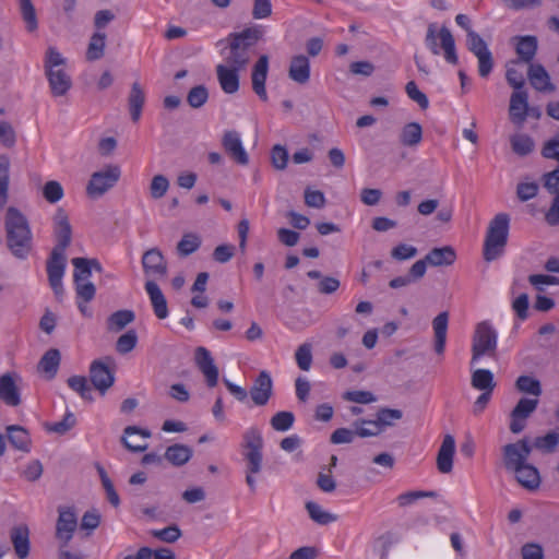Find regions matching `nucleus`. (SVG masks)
Returning a JSON list of instances; mask_svg holds the SVG:
<instances>
[{
    "instance_id": "33",
    "label": "nucleus",
    "mask_w": 559,
    "mask_h": 559,
    "mask_svg": "<svg viewBox=\"0 0 559 559\" xmlns=\"http://www.w3.org/2000/svg\"><path fill=\"white\" fill-rule=\"evenodd\" d=\"M8 440L13 448L23 452L31 451V438L25 428L19 425L7 427Z\"/></svg>"
},
{
    "instance_id": "35",
    "label": "nucleus",
    "mask_w": 559,
    "mask_h": 559,
    "mask_svg": "<svg viewBox=\"0 0 559 559\" xmlns=\"http://www.w3.org/2000/svg\"><path fill=\"white\" fill-rule=\"evenodd\" d=\"M537 51V38L535 36H523L519 38L516 45V53L520 58V61H513V64H519L520 62L530 63L534 59Z\"/></svg>"
},
{
    "instance_id": "42",
    "label": "nucleus",
    "mask_w": 559,
    "mask_h": 559,
    "mask_svg": "<svg viewBox=\"0 0 559 559\" xmlns=\"http://www.w3.org/2000/svg\"><path fill=\"white\" fill-rule=\"evenodd\" d=\"M134 319L135 314L132 310H118L108 318V330L119 332L133 322Z\"/></svg>"
},
{
    "instance_id": "26",
    "label": "nucleus",
    "mask_w": 559,
    "mask_h": 559,
    "mask_svg": "<svg viewBox=\"0 0 559 559\" xmlns=\"http://www.w3.org/2000/svg\"><path fill=\"white\" fill-rule=\"evenodd\" d=\"M16 374L4 373L0 377V400L7 405L17 406L21 403L20 392L15 384Z\"/></svg>"
},
{
    "instance_id": "60",
    "label": "nucleus",
    "mask_w": 559,
    "mask_h": 559,
    "mask_svg": "<svg viewBox=\"0 0 559 559\" xmlns=\"http://www.w3.org/2000/svg\"><path fill=\"white\" fill-rule=\"evenodd\" d=\"M343 399L357 404H370L377 401L372 392L362 390L346 391L343 394Z\"/></svg>"
},
{
    "instance_id": "62",
    "label": "nucleus",
    "mask_w": 559,
    "mask_h": 559,
    "mask_svg": "<svg viewBox=\"0 0 559 559\" xmlns=\"http://www.w3.org/2000/svg\"><path fill=\"white\" fill-rule=\"evenodd\" d=\"M271 160L274 168L284 170L288 163L287 150L280 144L274 145L271 151Z\"/></svg>"
},
{
    "instance_id": "61",
    "label": "nucleus",
    "mask_w": 559,
    "mask_h": 559,
    "mask_svg": "<svg viewBox=\"0 0 559 559\" xmlns=\"http://www.w3.org/2000/svg\"><path fill=\"white\" fill-rule=\"evenodd\" d=\"M355 437H358L356 428H337L332 432L330 441L333 444L352 443Z\"/></svg>"
},
{
    "instance_id": "57",
    "label": "nucleus",
    "mask_w": 559,
    "mask_h": 559,
    "mask_svg": "<svg viewBox=\"0 0 559 559\" xmlns=\"http://www.w3.org/2000/svg\"><path fill=\"white\" fill-rule=\"evenodd\" d=\"M295 358L298 367L304 371H308L312 364L311 345L308 343L301 344L295 353Z\"/></svg>"
},
{
    "instance_id": "54",
    "label": "nucleus",
    "mask_w": 559,
    "mask_h": 559,
    "mask_svg": "<svg viewBox=\"0 0 559 559\" xmlns=\"http://www.w3.org/2000/svg\"><path fill=\"white\" fill-rule=\"evenodd\" d=\"M437 496L438 493L436 491L414 490L399 495L396 501L401 508H404L415 503L418 499L436 498Z\"/></svg>"
},
{
    "instance_id": "41",
    "label": "nucleus",
    "mask_w": 559,
    "mask_h": 559,
    "mask_svg": "<svg viewBox=\"0 0 559 559\" xmlns=\"http://www.w3.org/2000/svg\"><path fill=\"white\" fill-rule=\"evenodd\" d=\"M531 445L543 453H554L559 445V432L552 430L545 436L536 437Z\"/></svg>"
},
{
    "instance_id": "50",
    "label": "nucleus",
    "mask_w": 559,
    "mask_h": 559,
    "mask_svg": "<svg viewBox=\"0 0 559 559\" xmlns=\"http://www.w3.org/2000/svg\"><path fill=\"white\" fill-rule=\"evenodd\" d=\"M71 262L74 266V273H73L74 283L88 282V278L92 275V267L90 265V259L73 258Z\"/></svg>"
},
{
    "instance_id": "13",
    "label": "nucleus",
    "mask_w": 559,
    "mask_h": 559,
    "mask_svg": "<svg viewBox=\"0 0 559 559\" xmlns=\"http://www.w3.org/2000/svg\"><path fill=\"white\" fill-rule=\"evenodd\" d=\"M249 393L255 405L263 406L267 404L273 394V381L267 371L263 370L258 374Z\"/></svg>"
},
{
    "instance_id": "12",
    "label": "nucleus",
    "mask_w": 559,
    "mask_h": 559,
    "mask_svg": "<svg viewBox=\"0 0 559 559\" xmlns=\"http://www.w3.org/2000/svg\"><path fill=\"white\" fill-rule=\"evenodd\" d=\"M90 380L100 394H105L114 385L115 374L103 360L98 359L90 366Z\"/></svg>"
},
{
    "instance_id": "9",
    "label": "nucleus",
    "mask_w": 559,
    "mask_h": 559,
    "mask_svg": "<svg viewBox=\"0 0 559 559\" xmlns=\"http://www.w3.org/2000/svg\"><path fill=\"white\" fill-rule=\"evenodd\" d=\"M532 453V445L527 438H523L514 443H508L502 448V459L504 468L509 472L519 469L527 463Z\"/></svg>"
},
{
    "instance_id": "43",
    "label": "nucleus",
    "mask_w": 559,
    "mask_h": 559,
    "mask_svg": "<svg viewBox=\"0 0 559 559\" xmlns=\"http://www.w3.org/2000/svg\"><path fill=\"white\" fill-rule=\"evenodd\" d=\"M352 427L357 429L358 437L360 438H369L377 437L382 433L381 427L379 425L378 419H356Z\"/></svg>"
},
{
    "instance_id": "64",
    "label": "nucleus",
    "mask_w": 559,
    "mask_h": 559,
    "mask_svg": "<svg viewBox=\"0 0 559 559\" xmlns=\"http://www.w3.org/2000/svg\"><path fill=\"white\" fill-rule=\"evenodd\" d=\"M417 248L411 245L400 243L391 250V257L397 261H405L417 255Z\"/></svg>"
},
{
    "instance_id": "11",
    "label": "nucleus",
    "mask_w": 559,
    "mask_h": 559,
    "mask_svg": "<svg viewBox=\"0 0 559 559\" xmlns=\"http://www.w3.org/2000/svg\"><path fill=\"white\" fill-rule=\"evenodd\" d=\"M222 146L228 157L236 164L247 166L249 155L242 145L239 132L236 130L225 131L222 138Z\"/></svg>"
},
{
    "instance_id": "5",
    "label": "nucleus",
    "mask_w": 559,
    "mask_h": 559,
    "mask_svg": "<svg viewBox=\"0 0 559 559\" xmlns=\"http://www.w3.org/2000/svg\"><path fill=\"white\" fill-rule=\"evenodd\" d=\"M425 44L432 55L439 56L443 51L444 60L448 63L453 66L459 63L455 40L447 26H441L438 29L436 23H430L427 27Z\"/></svg>"
},
{
    "instance_id": "52",
    "label": "nucleus",
    "mask_w": 559,
    "mask_h": 559,
    "mask_svg": "<svg viewBox=\"0 0 559 559\" xmlns=\"http://www.w3.org/2000/svg\"><path fill=\"white\" fill-rule=\"evenodd\" d=\"M295 421V415L288 411L277 412L270 420L272 428L276 431L289 430Z\"/></svg>"
},
{
    "instance_id": "39",
    "label": "nucleus",
    "mask_w": 559,
    "mask_h": 559,
    "mask_svg": "<svg viewBox=\"0 0 559 559\" xmlns=\"http://www.w3.org/2000/svg\"><path fill=\"white\" fill-rule=\"evenodd\" d=\"M60 359V352L56 348H50L40 358L38 368L47 373L49 379H51L58 371Z\"/></svg>"
},
{
    "instance_id": "23",
    "label": "nucleus",
    "mask_w": 559,
    "mask_h": 559,
    "mask_svg": "<svg viewBox=\"0 0 559 559\" xmlns=\"http://www.w3.org/2000/svg\"><path fill=\"white\" fill-rule=\"evenodd\" d=\"M11 543L20 559H25L29 554V530L27 525L21 524L12 527L10 532Z\"/></svg>"
},
{
    "instance_id": "2",
    "label": "nucleus",
    "mask_w": 559,
    "mask_h": 559,
    "mask_svg": "<svg viewBox=\"0 0 559 559\" xmlns=\"http://www.w3.org/2000/svg\"><path fill=\"white\" fill-rule=\"evenodd\" d=\"M263 36L261 26L247 27L242 32L229 34L228 47L223 50L225 66L243 70L251 59L250 49Z\"/></svg>"
},
{
    "instance_id": "51",
    "label": "nucleus",
    "mask_w": 559,
    "mask_h": 559,
    "mask_svg": "<svg viewBox=\"0 0 559 559\" xmlns=\"http://www.w3.org/2000/svg\"><path fill=\"white\" fill-rule=\"evenodd\" d=\"M68 385L80 394L83 400L93 401L92 388L83 376H72L68 379Z\"/></svg>"
},
{
    "instance_id": "63",
    "label": "nucleus",
    "mask_w": 559,
    "mask_h": 559,
    "mask_svg": "<svg viewBox=\"0 0 559 559\" xmlns=\"http://www.w3.org/2000/svg\"><path fill=\"white\" fill-rule=\"evenodd\" d=\"M152 535L165 543H175L181 536V531L177 525H169L163 530L152 531Z\"/></svg>"
},
{
    "instance_id": "29",
    "label": "nucleus",
    "mask_w": 559,
    "mask_h": 559,
    "mask_svg": "<svg viewBox=\"0 0 559 559\" xmlns=\"http://www.w3.org/2000/svg\"><path fill=\"white\" fill-rule=\"evenodd\" d=\"M144 103V90L139 82H134L131 85V90L128 96V107L133 122H138L140 120Z\"/></svg>"
},
{
    "instance_id": "31",
    "label": "nucleus",
    "mask_w": 559,
    "mask_h": 559,
    "mask_svg": "<svg viewBox=\"0 0 559 559\" xmlns=\"http://www.w3.org/2000/svg\"><path fill=\"white\" fill-rule=\"evenodd\" d=\"M449 323V313L447 311L440 312L432 320V328L435 332V350L441 355L445 348L447 332Z\"/></svg>"
},
{
    "instance_id": "58",
    "label": "nucleus",
    "mask_w": 559,
    "mask_h": 559,
    "mask_svg": "<svg viewBox=\"0 0 559 559\" xmlns=\"http://www.w3.org/2000/svg\"><path fill=\"white\" fill-rule=\"evenodd\" d=\"M43 194L49 203H57L63 198V188L60 182L50 180L45 183Z\"/></svg>"
},
{
    "instance_id": "28",
    "label": "nucleus",
    "mask_w": 559,
    "mask_h": 559,
    "mask_svg": "<svg viewBox=\"0 0 559 559\" xmlns=\"http://www.w3.org/2000/svg\"><path fill=\"white\" fill-rule=\"evenodd\" d=\"M239 71L224 64L216 67L219 85L226 94H235L239 90Z\"/></svg>"
},
{
    "instance_id": "16",
    "label": "nucleus",
    "mask_w": 559,
    "mask_h": 559,
    "mask_svg": "<svg viewBox=\"0 0 559 559\" xmlns=\"http://www.w3.org/2000/svg\"><path fill=\"white\" fill-rule=\"evenodd\" d=\"M194 358L198 368L205 377L207 386L214 388L218 382V368L215 366L211 353L200 346L195 349Z\"/></svg>"
},
{
    "instance_id": "15",
    "label": "nucleus",
    "mask_w": 559,
    "mask_h": 559,
    "mask_svg": "<svg viewBox=\"0 0 559 559\" xmlns=\"http://www.w3.org/2000/svg\"><path fill=\"white\" fill-rule=\"evenodd\" d=\"M267 72L269 57L266 55H262L254 63L251 72L252 90L262 102L267 100V93L265 88Z\"/></svg>"
},
{
    "instance_id": "56",
    "label": "nucleus",
    "mask_w": 559,
    "mask_h": 559,
    "mask_svg": "<svg viewBox=\"0 0 559 559\" xmlns=\"http://www.w3.org/2000/svg\"><path fill=\"white\" fill-rule=\"evenodd\" d=\"M209 98L207 88L204 85H197L192 87L188 95L187 102L192 108L202 107Z\"/></svg>"
},
{
    "instance_id": "14",
    "label": "nucleus",
    "mask_w": 559,
    "mask_h": 559,
    "mask_svg": "<svg viewBox=\"0 0 559 559\" xmlns=\"http://www.w3.org/2000/svg\"><path fill=\"white\" fill-rule=\"evenodd\" d=\"M142 266L146 275L156 277L167 275V262L158 248H151L143 253Z\"/></svg>"
},
{
    "instance_id": "18",
    "label": "nucleus",
    "mask_w": 559,
    "mask_h": 559,
    "mask_svg": "<svg viewBox=\"0 0 559 559\" xmlns=\"http://www.w3.org/2000/svg\"><path fill=\"white\" fill-rule=\"evenodd\" d=\"M528 95L525 91H514L510 97V120L522 126L528 117Z\"/></svg>"
},
{
    "instance_id": "34",
    "label": "nucleus",
    "mask_w": 559,
    "mask_h": 559,
    "mask_svg": "<svg viewBox=\"0 0 559 559\" xmlns=\"http://www.w3.org/2000/svg\"><path fill=\"white\" fill-rule=\"evenodd\" d=\"M192 454L189 445L176 443L166 449L164 457L174 466H182L190 461Z\"/></svg>"
},
{
    "instance_id": "55",
    "label": "nucleus",
    "mask_w": 559,
    "mask_h": 559,
    "mask_svg": "<svg viewBox=\"0 0 559 559\" xmlns=\"http://www.w3.org/2000/svg\"><path fill=\"white\" fill-rule=\"evenodd\" d=\"M136 343L138 335L135 330H129L118 337L116 343V350L122 355L128 354L136 346Z\"/></svg>"
},
{
    "instance_id": "36",
    "label": "nucleus",
    "mask_w": 559,
    "mask_h": 559,
    "mask_svg": "<svg viewBox=\"0 0 559 559\" xmlns=\"http://www.w3.org/2000/svg\"><path fill=\"white\" fill-rule=\"evenodd\" d=\"M471 384L476 390L492 393L496 388L493 373L488 369H477L472 373Z\"/></svg>"
},
{
    "instance_id": "24",
    "label": "nucleus",
    "mask_w": 559,
    "mask_h": 559,
    "mask_svg": "<svg viewBox=\"0 0 559 559\" xmlns=\"http://www.w3.org/2000/svg\"><path fill=\"white\" fill-rule=\"evenodd\" d=\"M145 290L150 297L155 316L163 320L168 317L167 300L159 286L154 281L145 283Z\"/></svg>"
},
{
    "instance_id": "3",
    "label": "nucleus",
    "mask_w": 559,
    "mask_h": 559,
    "mask_svg": "<svg viewBox=\"0 0 559 559\" xmlns=\"http://www.w3.org/2000/svg\"><path fill=\"white\" fill-rule=\"evenodd\" d=\"M455 22L466 32V46L478 60V74L486 79L492 72L495 61L491 51L481 36L471 26V20L466 14H457Z\"/></svg>"
},
{
    "instance_id": "32",
    "label": "nucleus",
    "mask_w": 559,
    "mask_h": 559,
    "mask_svg": "<svg viewBox=\"0 0 559 559\" xmlns=\"http://www.w3.org/2000/svg\"><path fill=\"white\" fill-rule=\"evenodd\" d=\"M46 269L49 283L55 282L59 284V281H62L66 269L64 252L60 250H52L49 259L47 260Z\"/></svg>"
},
{
    "instance_id": "8",
    "label": "nucleus",
    "mask_w": 559,
    "mask_h": 559,
    "mask_svg": "<svg viewBox=\"0 0 559 559\" xmlns=\"http://www.w3.org/2000/svg\"><path fill=\"white\" fill-rule=\"evenodd\" d=\"M242 438V455L246 463L250 464L251 472H261L263 460L262 449L264 444L261 431L257 427H251L243 433Z\"/></svg>"
},
{
    "instance_id": "38",
    "label": "nucleus",
    "mask_w": 559,
    "mask_h": 559,
    "mask_svg": "<svg viewBox=\"0 0 559 559\" xmlns=\"http://www.w3.org/2000/svg\"><path fill=\"white\" fill-rule=\"evenodd\" d=\"M514 385L519 392L532 395L533 399H538L543 393L540 381L532 376H520Z\"/></svg>"
},
{
    "instance_id": "30",
    "label": "nucleus",
    "mask_w": 559,
    "mask_h": 559,
    "mask_svg": "<svg viewBox=\"0 0 559 559\" xmlns=\"http://www.w3.org/2000/svg\"><path fill=\"white\" fill-rule=\"evenodd\" d=\"M425 258L431 266H449L455 262L456 253L451 246H444L431 249Z\"/></svg>"
},
{
    "instance_id": "22",
    "label": "nucleus",
    "mask_w": 559,
    "mask_h": 559,
    "mask_svg": "<svg viewBox=\"0 0 559 559\" xmlns=\"http://www.w3.org/2000/svg\"><path fill=\"white\" fill-rule=\"evenodd\" d=\"M310 61L305 55H297L290 59L288 78L292 81L305 85L310 80Z\"/></svg>"
},
{
    "instance_id": "45",
    "label": "nucleus",
    "mask_w": 559,
    "mask_h": 559,
    "mask_svg": "<svg viewBox=\"0 0 559 559\" xmlns=\"http://www.w3.org/2000/svg\"><path fill=\"white\" fill-rule=\"evenodd\" d=\"M306 509L310 519L320 525H326L336 521L337 519L336 515L324 511L318 503L313 501H308L306 503Z\"/></svg>"
},
{
    "instance_id": "21",
    "label": "nucleus",
    "mask_w": 559,
    "mask_h": 559,
    "mask_svg": "<svg viewBox=\"0 0 559 559\" xmlns=\"http://www.w3.org/2000/svg\"><path fill=\"white\" fill-rule=\"evenodd\" d=\"M455 453V440L453 436H444L437 455V467L440 473L449 474L453 468V456Z\"/></svg>"
},
{
    "instance_id": "6",
    "label": "nucleus",
    "mask_w": 559,
    "mask_h": 559,
    "mask_svg": "<svg viewBox=\"0 0 559 559\" xmlns=\"http://www.w3.org/2000/svg\"><path fill=\"white\" fill-rule=\"evenodd\" d=\"M498 345V333L488 321L479 322L474 331L472 338V359L474 365L481 357H495Z\"/></svg>"
},
{
    "instance_id": "1",
    "label": "nucleus",
    "mask_w": 559,
    "mask_h": 559,
    "mask_svg": "<svg viewBox=\"0 0 559 559\" xmlns=\"http://www.w3.org/2000/svg\"><path fill=\"white\" fill-rule=\"evenodd\" d=\"M4 229L10 252L19 260H26L33 249V234L26 216L19 209L9 206Z\"/></svg>"
},
{
    "instance_id": "47",
    "label": "nucleus",
    "mask_w": 559,
    "mask_h": 559,
    "mask_svg": "<svg viewBox=\"0 0 559 559\" xmlns=\"http://www.w3.org/2000/svg\"><path fill=\"white\" fill-rule=\"evenodd\" d=\"M376 417L383 432L388 427L393 426L395 421L402 419L403 412L396 408L381 407L378 409Z\"/></svg>"
},
{
    "instance_id": "46",
    "label": "nucleus",
    "mask_w": 559,
    "mask_h": 559,
    "mask_svg": "<svg viewBox=\"0 0 559 559\" xmlns=\"http://www.w3.org/2000/svg\"><path fill=\"white\" fill-rule=\"evenodd\" d=\"M67 59L53 46H49L46 50L44 58V71H53L57 69H64Z\"/></svg>"
},
{
    "instance_id": "53",
    "label": "nucleus",
    "mask_w": 559,
    "mask_h": 559,
    "mask_svg": "<svg viewBox=\"0 0 559 559\" xmlns=\"http://www.w3.org/2000/svg\"><path fill=\"white\" fill-rule=\"evenodd\" d=\"M510 142L513 152L521 156L530 154L534 148V141L526 134H515Z\"/></svg>"
},
{
    "instance_id": "25",
    "label": "nucleus",
    "mask_w": 559,
    "mask_h": 559,
    "mask_svg": "<svg viewBox=\"0 0 559 559\" xmlns=\"http://www.w3.org/2000/svg\"><path fill=\"white\" fill-rule=\"evenodd\" d=\"M528 80L534 88L539 92H552L555 85L546 69L539 63H531L527 71Z\"/></svg>"
},
{
    "instance_id": "27",
    "label": "nucleus",
    "mask_w": 559,
    "mask_h": 559,
    "mask_svg": "<svg viewBox=\"0 0 559 559\" xmlns=\"http://www.w3.org/2000/svg\"><path fill=\"white\" fill-rule=\"evenodd\" d=\"M512 473L515 474L518 483L525 489L535 490L539 488L542 479L538 469L534 465L526 463Z\"/></svg>"
},
{
    "instance_id": "20",
    "label": "nucleus",
    "mask_w": 559,
    "mask_h": 559,
    "mask_svg": "<svg viewBox=\"0 0 559 559\" xmlns=\"http://www.w3.org/2000/svg\"><path fill=\"white\" fill-rule=\"evenodd\" d=\"M138 437L147 439L151 437V431L136 426H128L123 429L121 442L131 452H143L148 448V444L146 442L141 443Z\"/></svg>"
},
{
    "instance_id": "7",
    "label": "nucleus",
    "mask_w": 559,
    "mask_h": 559,
    "mask_svg": "<svg viewBox=\"0 0 559 559\" xmlns=\"http://www.w3.org/2000/svg\"><path fill=\"white\" fill-rule=\"evenodd\" d=\"M121 170L118 165H107L102 170L92 174L86 186V193L90 198L96 199L104 195L118 182Z\"/></svg>"
},
{
    "instance_id": "10",
    "label": "nucleus",
    "mask_w": 559,
    "mask_h": 559,
    "mask_svg": "<svg viewBox=\"0 0 559 559\" xmlns=\"http://www.w3.org/2000/svg\"><path fill=\"white\" fill-rule=\"evenodd\" d=\"M59 516L56 524V537L61 543V548H66L73 537L78 526L76 514L71 508L60 507Z\"/></svg>"
},
{
    "instance_id": "49",
    "label": "nucleus",
    "mask_w": 559,
    "mask_h": 559,
    "mask_svg": "<svg viewBox=\"0 0 559 559\" xmlns=\"http://www.w3.org/2000/svg\"><path fill=\"white\" fill-rule=\"evenodd\" d=\"M20 10L28 32H35L38 27L37 16L32 0H20Z\"/></svg>"
},
{
    "instance_id": "59",
    "label": "nucleus",
    "mask_w": 559,
    "mask_h": 559,
    "mask_svg": "<svg viewBox=\"0 0 559 559\" xmlns=\"http://www.w3.org/2000/svg\"><path fill=\"white\" fill-rule=\"evenodd\" d=\"M169 188V180L164 175L153 177L150 185V193L153 199L163 198Z\"/></svg>"
},
{
    "instance_id": "40",
    "label": "nucleus",
    "mask_w": 559,
    "mask_h": 559,
    "mask_svg": "<svg viewBox=\"0 0 559 559\" xmlns=\"http://www.w3.org/2000/svg\"><path fill=\"white\" fill-rule=\"evenodd\" d=\"M106 46V34L102 32H96L91 36L87 50H86V59L88 61H96L103 58L105 53Z\"/></svg>"
},
{
    "instance_id": "19",
    "label": "nucleus",
    "mask_w": 559,
    "mask_h": 559,
    "mask_svg": "<svg viewBox=\"0 0 559 559\" xmlns=\"http://www.w3.org/2000/svg\"><path fill=\"white\" fill-rule=\"evenodd\" d=\"M51 95L61 97L68 94L72 87V79L66 69H57L45 72Z\"/></svg>"
},
{
    "instance_id": "48",
    "label": "nucleus",
    "mask_w": 559,
    "mask_h": 559,
    "mask_svg": "<svg viewBox=\"0 0 559 559\" xmlns=\"http://www.w3.org/2000/svg\"><path fill=\"white\" fill-rule=\"evenodd\" d=\"M201 246V239L195 234H186L177 243L178 253L182 257H188L195 252Z\"/></svg>"
},
{
    "instance_id": "17",
    "label": "nucleus",
    "mask_w": 559,
    "mask_h": 559,
    "mask_svg": "<svg viewBox=\"0 0 559 559\" xmlns=\"http://www.w3.org/2000/svg\"><path fill=\"white\" fill-rule=\"evenodd\" d=\"M55 233L57 237V245L52 250H60L62 252L70 246L72 239V228L69 218L63 209H58L53 217Z\"/></svg>"
},
{
    "instance_id": "4",
    "label": "nucleus",
    "mask_w": 559,
    "mask_h": 559,
    "mask_svg": "<svg viewBox=\"0 0 559 559\" xmlns=\"http://www.w3.org/2000/svg\"><path fill=\"white\" fill-rule=\"evenodd\" d=\"M510 216L507 213L497 214L490 222L484 243V259L488 262L499 258L508 242Z\"/></svg>"
},
{
    "instance_id": "44",
    "label": "nucleus",
    "mask_w": 559,
    "mask_h": 559,
    "mask_svg": "<svg viewBox=\"0 0 559 559\" xmlns=\"http://www.w3.org/2000/svg\"><path fill=\"white\" fill-rule=\"evenodd\" d=\"M538 399L522 397L511 411L510 417L527 419L537 408Z\"/></svg>"
},
{
    "instance_id": "37",
    "label": "nucleus",
    "mask_w": 559,
    "mask_h": 559,
    "mask_svg": "<svg viewBox=\"0 0 559 559\" xmlns=\"http://www.w3.org/2000/svg\"><path fill=\"white\" fill-rule=\"evenodd\" d=\"M423 140V129L418 122H409L406 123L401 133H400V142L404 146H416Z\"/></svg>"
}]
</instances>
